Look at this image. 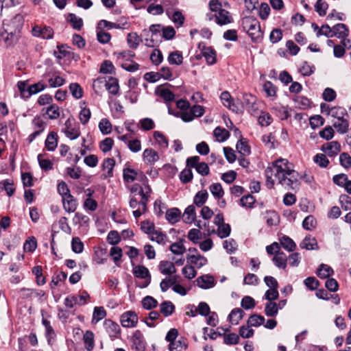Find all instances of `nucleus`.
Listing matches in <instances>:
<instances>
[{
    "label": "nucleus",
    "instance_id": "f257e3e1",
    "mask_svg": "<svg viewBox=\"0 0 351 351\" xmlns=\"http://www.w3.org/2000/svg\"><path fill=\"white\" fill-rule=\"evenodd\" d=\"M23 22V15L16 14L12 19L10 29H4L1 32L0 38L4 42L6 47L13 46L18 42Z\"/></svg>",
    "mask_w": 351,
    "mask_h": 351
},
{
    "label": "nucleus",
    "instance_id": "f03ea898",
    "mask_svg": "<svg viewBox=\"0 0 351 351\" xmlns=\"http://www.w3.org/2000/svg\"><path fill=\"white\" fill-rule=\"evenodd\" d=\"M241 25L253 42L258 43L261 40L263 32L261 29L260 23L256 18L244 17L241 21Z\"/></svg>",
    "mask_w": 351,
    "mask_h": 351
},
{
    "label": "nucleus",
    "instance_id": "7ed1b4c3",
    "mask_svg": "<svg viewBox=\"0 0 351 351\" xmlns=\"http://www.w3.org/2000/svg\"><path fill=\"white\" fill-rule=\"evenodd\" d=\"M323 28L328 29L327 32H323V29L319 30L317 37L320 36H325L327 38H332L336 36L338 38H344L349 35V29L347 26L343 23H337L331 28L329 25L324 24L322 25Z\"/></svg>",
    "mask_w": 351,
    "mask_h": 351
},
{
    "label": "nucleus",
    "instance_id": "20e7f679",
    "mask_svg": "<svg viewBox=\"0 0 351 351\" xmlns=\"http://www.w3.org/2000/svg\"><path fill=\"white\" fill-rule=\"evenodd\" d=\"M289 161L287 159L280 158L273 162L272 166L275 169L274 177L278 178L279 183H284L286 180L287 171L289 170Z\"/></svg>",
    "mask_w": 351,
    "mask_h": 351
},
{
    "label": "nucleus",
    "instance_id": "39448f33",
    "mask_svg": "<svg viewBox=\"0 0 351 351\" xmlns=\"http://www.w3.org/2000/svg\"><path fill=\"white\" fill-rule=\"evenodd\" d=\"M241 107L245 108L251 114H257L259 109V104L257 103L256 97L250 93L243 95Z\"/></svg>",
    "mask_w": 351,
    "mask_h": 351
},
{
    "label": "nucleus",
    "instance_id": "423d86ee",
    "mask_svg": "<svg viewBox=\"0 0 351 351\" xmlns=\"http://www.w3.org/2000/svg\"><path fill=\"white\" fill-rule=\"evenodd\" d=\"M132 349L135 351H145L146 348V341L143 333L137 330L132 337Z\"/></svg>",
    "mask_w": 351,
    "mask_h": 351
},
{
    "label": "nucleus",
    "instance_id": "0eeeda50",
    "mask_svg": "<svg viewBox=\"0 0 351 351\" xmlns=\"http://www.w3.org/2000/svg\"><path fill=\"white\" fill-rule=\"evenodd\" d=\"M62 132L71 140H75L80 136L79 126H73V121L70 119L65 121L64 128L62 129Z\"/></svg>",
    "mask_w": 351,
    "mask_h": 351
},
{
    "label": "nucleus",
    "instance_id": "6e6552de",
    "mask_svg": "<svg viewBox=\"0 0 351 351\" xmlns=\"http://www.w3.org/2000/svg\"><path fill=\"white\" fill-rule=\"evenodd\" d=\"M120 322L123 327L132 328L136 326L138 322V316L134 311H129L121 315Z\"/></svg>",
    "mask_w": 351,
    "mask_h": 351
},
{
    "label": "nucleus",
    "instance_id": "1a4fd4ad",
    "mask_svg": "<svg viewBox=\"0 0 351 351\" xmlns=\"http://www.w3.org/2000/svg\"><path fill=\"white\" fill-rule=\"evenodd\" d=\"M164 86H171L169 83L158 86L155 89V94L164 99L165 102L173 101L175 99V95L169 88H164Z\"/></svg>",
    "mask_w": 351,
    "mask_h": 351
},
{
    "label": "nucleus",
    "instance_id": "9d476101",
    "mask_svg": "<svg viewBox=\"0 0 351 351\" xmlns=\"http://www.w3.org/2000/svg\"><path fill=\"white\" fill-rule=\"evenodd\" d=\"M104 326L111 338H119L121 334L119 325L111 319H106Z\"/></svg>",
    "mask_w": 351,
    "mask_h": 351
},
{
    "label": "nucleus",
    "instance_id": "9b49d317",
    "mask_svg": "<svg viewBox=\"0 0 351 351\" xmlns=\"http://www.w3.org/2000/svg\"><path fill=\"white\" fill-rule=\"evenodd\" d=\"M321 150L326 153L330 157H332L341 152V145L338 141H331L322 145Z\"/></svg>",
    "mask_w": 351,
    "mask_h": 351
},
{
    "label": "nucleus",
    "instance_id": "f8f14e48",
    "mask_svg": "<svg viewBox=\"0 0 351 351\" xmlns=\"http://www.w3.org/2000/svg\"><path fill=\"white\" fill-rule=\"evenodd\" d=\"M133 274L136 278L147 279L145 285L142 287H146L150 283L151 281V275L148 270V269L143 265H137L133 269Z\"/></svg>",
    "mask_w": 351,
    "mask_h": 351
},
{
    "label": "nucleus",
    "instance_id": "ddd939ff",
    "mask_svg": "<svg viewBox=\"0 0 351 351\" xmlns=\"http://www.w3.org/2000/svg\"><path fill=\"white\" fill-rule=\"evenodd\" d=\"M186 260L187 262L191 264L190 265H195L197 268H201L202 267L206 265L208 263L207 258L201 254H187Z\"/></svg>",
    "mask_w": 351,
    "mask_h": 351
},
{
    "label": "nucleus",
    "instance_id": "4468645a",
    "mask_svg": "<svg viewBox=\"0 0 351 351\" xmlns=\"http://www.w3.org/2000/svg\"><path fill=\"white\" fill-rule=\"evenodd\" d=\"M197 285L199 287L207 289L215 285L214 278L210 275H203L196 279Z\"/></svg>",
    "mask_w": 351,
    "mask_h": 351
},
{
    "label": "nucleus",
    "instance_id": "2eb2a0df",
    "mask_svg": "<svg viewBox=\"0 0 351 351\" xmlns=\"http://www.w3.org/2000/svg\"><path fill=\"white\" fill-rule=\"evenodd\" d=\"M115 165V160L113 158H107L104 159L101 168L102 170L107 169L108 171L106 173H104L101 176V178L103 179H106L108 178H111L113 176V168Z\"/></svg>",
    "mask_w": 351,
    "mask_h": 351
},
{
    "label": "nucleus",
    "instance_id": "dca6fc26",
    "mask_svg": "<svg viewBox=\"0 0 351 351\" xmlns=\"http://www.w3.org/2000/svg\"><path fill=\"white\" fill-rule=\"evenodd\" d=\"M143 158L145 163L152 165L159 160V155L153 149L147 148L144 150Z\"/></svg>",
    "mask_w": 351,
    "mask_h": 351
},
{
    "label": "nucleus",
    "instance_id": "f3484780",
    "mask_svg": "<svg viewBox=\"0 0 351 351\" xmlns=\"http://www.w3.org/2000/svg\"><path fill=\"white\" fill-rule=\"evenodd\" d=\"M300 246L301 248L306 249L307 250L319 249L316 239L315 237H312L311 235L306 236L300 243Z\"/></svg>",
    "mask_w": 351,
    "mask_h": 351
},
{
    "label": "nucleus",
    "instance_id": "a211bd4d",
    "mask_svg": "<svg viewBox=\"0 0 351 351\" xmlns=\"http://www.w3.org/2000/svg\"><path fill=\"white\" fill-rule=\"evenodd\" d=\"M62 203L64 209L66 212L73 213L75 211L77 206V200L72 195L62 198Z\"/></svg>",
    "mask_w": 351,
    "mask_h": 351
},
{
    "label": "nucleus",
    "instance_id": "6ab92c4d",
    "mask_svg": "<svg viewBox=\"0 0 351 351\" xmlns=\"http://www.w3.org/2000/svg\"><path fill=\"white\" fill-rule=\"evenodd\" d=\"M58 134L55 132H51L47 135L45 140V147L49 152H53L58 146Z\"/></svg>",
    "mask_w": 351,
    "mask_h": 351
},
{
    "label": "nucleus",
    "instance_id": "aec40b11",
    "mask_svg": "<svg viewBox=\"0 0 351 351\" xmlns=\"http://www.w3.org/2000/svg\"><path fill=\"white\" fill-rule=\"evenodd\" d=\"M159 270L162 274L168 276H171L176 272L174 263L167 261H160Z\"/></svg>",
    "mask_w": 351,
    "mask_h": 351
},
{
    "label": "nucleus",
    "instance_id": "412c9836",
    "mask_svg": "<svg viewBox=\"0 0 351 351\" xmlns=\"http://www.w3.org/2000/svg\"><path fill=\"white\" fill-rule=\"evenodd\" d=\"M274 264L280 269H285L287 265V257L283 252H277V254L273 257Z\"/></svg>",
    "mask_w": 351,
    "mask_h": 351
},
{
    "label": "nucleus",
    "instance_id": "4be33fe9",
    "mask_svg": "<svg viewBox=\"0 0 351 351\" xmlns=\"http://www.w3.org/2000/svg\"><path fill=\"white\" fill-rule=\"evenodd\" d=\"M181 217V212L178 208H169L166 211V219L171 223L178 222Z\"/></svg>",
    "mask_w": 351,
    "mask_h": 351
},
{
    "label": "nucleus",
    "instance_id": "5701e85b",
    "mask_svg": "<svg viewBox=\"0 0 351 351\" xmlns=\"http://www.w3.org/2000/svg\"><path fill=\"white\" fill-rule=\"evenodd\" d=\"M216 23L218 25H223L231 22V16L228 11L224 9H220L218 14H215Z\"/></svg>",
    "mask_w": 351,
    "mask_h": 351
},
{
    "label": "nucleus",
    "instance_id": "b1692460",
    "mask_svg": "<svg viewBox=\"0 0 351 351\" xmlns=\"http://www.w3.org/2000/svg\"><path fill=\"white\" fill-rule=\"evenodd\" d=\"M105 87L109 93L116 95L119 90V82L117 78L110 77L108 80L106 81Z\"/></svg>",
    "mask_w": 351,
    "mask_h": 351
},
{
    "label": "nucleus",
    "instance_id": "393cba45",
    "mask_svg": "<svg viewBox=\"0 0 351 351\" xmlns=\"http://www.w3.org/2000/svg\"><path fill=\"white\" fill-rule=\"evenodd\" d=\"M149 239L151 241H156L158 244L162 245L169 242L167 235L160 229L156 230Z\"/></svg>",
    "mask_w": 351,
    "mask_h": 351
},
{
    "label": "nucleus",
    "instance_id": "a878e982",
    "mask_svg": "<svg viewBox=\"0 0 351 351\" xmlns=\"http://www.w3.org/2000/svg\"><path fill=\"white\" fill-rule=\"evenodd\" d=\"M180 276L178 275H173L163 279L160 283V287L162 292L167 291L171 286H174L178 281Z\"/></svg>",
    "mask_w": 351,
    "mask_h": 351
},
{
    "label": "nucleus",
    "instance_id": "bb28decb",
    "mask_svg": "<svg viewBox=\"0 0 351 351\" xmlns=\"http://www.w3.org/2000/svg\"><path fill=\"white\" fill-rule=\"evenodd\" d=\"M298 178L299 173L297 171L289 169V170L287 171L286 180L284 181V183L280 184L293 189V184L298 182Z\"/></svg>",
    "mask_w": 351,
    "mask_h": 351
},
{
    "label": "nucleus",
    "instance_id": "cd10ccee",
    "mask_svg": "<svg viewBox=\"0 0 351 351\" xmlns=\"http://www.w3.org/2000/svg\"><path fill=\"white\" fill-rule=\"evenodd\" d=\"M187 347V340L184 337H180L178 340H176L169 344L170 351H182V350H186Z\"/></svg>",
    "mask_w": 351,
    "mask_h": 351
},
{
    "label": "nucleus",
    "instance_id": "c85d7f7f",
    "mask_svg": "<svg viewBox=\"0 0 351 351\" xmlns=\"http://www.w3.org/2000/svg\"><path fill=\"white\" fill-rule=\"evenodd\" d=\"M245 312L239 308H235L228 315L229 322L232 324H238L239 321L243 319Z\"/></svg>",
    "mask_w": 351,
    "mask_h": 351
},
{
    "label": "nucleus",
    "instance_id": "c756f323",
    "mask_svg": "<svg viewBox=\"0 0 351 351\" xmlns=\"http://www.w3.org/2000/svg\"><path fill=\"white\" fill-rule=\"evenodd\" d=\"M196 217L195 208L193 205L187 206L183 215V221L186 223L193 222Z\"/></svg>",
    "mask_w": 351,
    "mask_h": 351
},
{
    "label": "nucleus",
    "instance_id": "7c9ffc66",
    "mask_svg": "<svg viewBox=\"0 0 351 351\" xmlns=\"http://www.w3.org/2000/svg\"><path fill=\"white\" fill-rule=\"evenodd\" d=\"M334 274L333 269L328 265L321 264L316 271L317 276L320 278H328Z\"/></svg>",
    "mask_w": 351,
    "mask_h": 351
},
{
    "label": "nucleus",
    "instance_id": "2f4dec72",
    "mask_svg": "<svg viewBox=\"0 0 351 351\" xmlns=\"http://www.w3.org/2000/svg\"><path fill=\"white\" fill-rule=\"evenodd\" d=\"M280 244L284 249L289 252H293L296 247V244L289 237L284 235L280 239Z\"/></svg>",
    "mask_w": 351,
    "mask_h": 351
},
{
    "label": "nucleus",
    "instance_id": "473e14b6",
    "mask_svg": "<svg viewBox=\"0 0 351 351\" xmlns=\"http://www.w3.org/2000/svg\"><path fill=\"white\" fill-rule=\"evenodd\" d=\"M160 310L165 317H169L175 311V306L171 301H165L160 304Z\"/></svg>",
    "mask_w": 351,
    "mask_h": 351
},
{
    "label": "nucleus",
    "instance_id": "72a5a7b5",
    "mask_svg": "<svg viewBox=\"0 0 351 351\" xmlns=\"http://www.w3.org/2000/svg\"><path fill=\"white\" fill-rule=\"evenodd\" d=\"M67 21L74 29L80 30L83 27V20L77 16L75 14L70 13L68 15Z\"/></svg>",
    "mask_w": 351,
    "mask_h": 351
},
{
    "label": "nucleus",
    "instance_id": "f704fd0d",
    "mask_svg": "<svg viewBox=\"0 0 351 351\" xmlns=\"http://www.w3.org/2000/svg\"><path fill=\"white\" fill-rule=\"evenodd\" d=\"M332 125L337 129V132L339 134H345L348 130L349 121L347 118L343 117L338 120V122H335Z\"/></svg>",
    "mask_w": 351,
    "mask_h": 351
},
{
    "label": "nucleus",
    "instance_id": "c9c22d12",
    "mask_svg": "<svg viewBox=\"0 0 351 351\" xmlns=\"http://www.w3.org/2000/svg\"><path fill=\"white\" fill-rule=\"evenodd\" d=\"M208 193L206 190L198 191L193 197V203L198 207L202 206L206 202Z\"/></svg>",
    "mask_w": 351,
    "mask_h": 351
},
{
    "label": "nucleus",
    "instance_id": "e433bc0d",
    "mask_svg": "<svg viewBox=\"0 0 351 351\" xmlns=\"http://www.w3.org/2000/svg\"><path fill=\"white\" fill-rule=\"evenodd\" d=\"M205 50L202 56L205 58L206 62L210 65L215 64L217 61L215 50L212 47H209Z\"/></svg>",
    "mask_w": 351,
    "mask_h": 351
},
{
    "label": "nucleus",
    "instance_id": "4c0bfd02",
    "mask_svg": "<svg viewBox=\"0 0 351 351\" xmlns=\"http://www.w3.org/2000/svg\"><path fill=\"white\" fill-rule=\"evenodd\" d=\"M265 317L258 314H253L250 316L247 324V326L258 327L263 324L265 322Z\"/></svg>",
    "mask_w": 351,
    "mask_h": 351
},
{
    "label": "nucleus",
    "instance_id": "58836bf2",
    "mask_svg": "<svg viewBox=\"0 0 351 351\" xmlns=\"http://www.w3.org/2000/svg\"><path fill=\"white\" fill-rule=\"evenodd\" d=\"M167 60L170 64L180 65L183 62L182 54L178 51L171 52Z\"/></svg>",
    "mask_w": 351,
    "mask_h": 351
},
{
    "label": "nucleus",
    "instance_id": "ea45409f",
    "mask_svg": "<svg viewBox=\"0 0 351 351\" xmlns=\"http://www.w3.org/2000/svg\"><path fill=\"white\" fill-rule=\"evenodd\" d=\"M127 42L130 48L136 49L141 42V38L136 33L131 32L128 34Z\"/></svg>",
    "mask_w": 351,
    "mask_h": 351
},
{
    "label": "nucleus",
    "instance_id": "a19ab883",
    "mask_svg": "<svg viewBox=\"0 0 351 351\" xmlns=\"http://www.w3.org/2000/svg\"><path fill=\"white\" fill-rule=\"evenodd\" d=\"M278 313L277 303L269 302L265 304V313L267 317H276Z\"/></svg>",
    "mask_w": 351,
    "mask_h": 351
},
{
    "label": "nucleus",
    "instance_id": "79ce46f5",
    "mask_svg": "<svg viewBox=\"0 0 351 351\" xmlns=\"http://www.w3.org/2000/svg\"><path fill=\"white\" fill-rule=\"evenodd\" d=\"M85 343V348L87 350L90 351L94 348V334L92 331L87 330L83 337Z\"/></svg>",
    "mask_w": 351,
    "mask_h": 351
},
{
    "label": "nucleus",
    "instance_id": "37998d69",
    "mask_svg": "<svg viewBox=\"0 0 351 351\" xmlns=\"http://www.w3.org/2000/svg\"><path fill=\"white\" fill-rule=\"evenodd\" d=\"M142 306L146 310H151L158 306V301L152 296L147 295L142 300Z\"/></svg>",
    "mask_w": 351,
    "mask_h": 351
},
{
    "label": "nucleus",
    "instance_id": "c03bdc74",
    "mask_svg": "<svg viewBox=\"0 0 351 351\" xmlns=\"http://www.w3.org/2000/svg\"><path fill=\"white\" fill-rule=\"evenodd\" d=\"M182 242L183 239H181L179 242L173 243L170 245L169 250L173 254L182 255L185 252L186 248Z\"/></svg>",
    "mask_w": 351,
    "mask_h": 351
},
{
    "label": "nucleus",
    "instance_id": "a18cd8bd",
    "mask_svg": "<svg viewBox=\"0 0 351 351\" xmlns=\"http://www.w3.org/2000/svg\"><path fill=\"white\" fill-rule=\"evenodd\" d=\"M98 126L100 132L104 135L109 134L112 132V124L108 119H102Z\"/></svg>",
    "mask_w": 351,
    "mask_h": 351
},
{
    "label": "nucleus",
    "instance_id": "49530a36",
    "mask_svg": "<svg viewBox=\"0 0 351 351\" xmlns=\"http://www.w3.org/2000/svg\"><path fill=\"white\" fill-rule=\"evenodd\" d=\"M209 189L212 195L217 199L221 198L224 195V191L220 183L212 184Z\"/></svg>",
    "mask_w": 351,
    "mask_h": 351
},
{
    "label": "nucleus",
    "instance_id": "de8ad7c7",
    "mask_svg": "<svg viewBox=\"0 0 351 351\" xmlns=\"http://www.w3.org/2000/svg\"><path fill=\"white\" fill-rule=\"evenodd\" d=\"M331 115L332 117L337 118V120H340V119L347 117H349V115L347 112L346 108L340 106L332 107Z\"/></svg>",
    "mask_w": 351,
    "mask_h": 351
},
{
    "label": "nucleus",
    "instance_id": "09e8293b",
    "mask_svg": "<svg viewBox=\"0 0 351 351\" xmlns=\"http://www.w3.org/2000/svg\"><path fill=\"white\" fill-rule=\"evenodd\" d=\"M46 85L43 84L41 82L32 84L28 86L29 93L27 95V98H29L32 95H35L46 88Z\"/></svg>",
    "mask_w": 351,
    "mask_h": 351
},
{
    "label": "nucleus",
    "instance_id": "8fccbe9b",
    "mask_svg": "<svg viewBox=\"0 0 351 351\" xmlns=\"http://www.w3.org/2000/svg\"><path fill=\"white\" fill-rule=\"evenodd\" d=\"M69 90L72 96L79 99L83 96V89L78 83H71L69 85Z\"/></svg>",
    "mask_w": 351,
    "mask_h": 351
},
{
    "label": "nucleus",
    "instance_id": "3c124183",
    "mask_svg": "<svg viewBox=\"0 0 351 351\" xmlns=\"http://www.w3.org/2000/svg\"><path fill=\"white\" fill-rule=\"evenodd\" d=\"M255 202V197L250 194L244 195L240 199V205L245 208H252Z\"/></svg>",
    "mask_w": 351,
    "mask_h": 351
},
{
    "label": "nucleus",
    "instance_id": "603ef678",
    "mask_svg": "<svg viewBox=\"0 0 351 351\" xmlns=\"http://www.w3.org/2000/svg\"><path fill=\"white\" fill-rule=\"evenodd\" d=\"M90 219L87 215H84L80 213H76L73 219L74 224H80V226H88Z\"/></svg>",
    "mask_w": 351,
    "mask_h": 351
},
{
    "label": "nucleus",
    "instance_id": "864d4df0",
    "mask_svg": "<svg viewBox=\"0 0 351 351\" xmlns=\"http://www.w3.org/2000/svg\"><path fill=\"white\" fill-rule=\"evenodd\" d=\"M315 67L314 65L310 64L308 62L304 61L299 71L303 76H310L315 72Z\"/></svg>",
    "mask_w": 351,
    "mask_h": 351
},
{
    "label": "nucleus",
    "instance_id": "5fc2aeb1",
    "mask_svg": "<svg viewBox=\"0 0 351 351\" xmlns=\"http://www.w3.org/2000/svg\"><path fill=\"white\" fill-rule=\"evenodd\" d=\"M32 273L36 277V282L38 285H43L46 282L45 277L43 276V268L37 265L33 267Z\"/></svg>",
    "mask_w": 351,
    "mask_h": 351
},
{
    "label": "nucleus",
    "instance_id": "6e6d98bb",
    "mask_svg": "<svg viewBox=\"0 0 351 351\" xmlns=\"http://www.w3.org/2000/svg\"><path fill=\"white\" fill-rule=\"evenodd\" d=\"M236 148L241 156H247L250 154L251 149L247 143L240 140L237 142Z\"/></svg>",
    "mask_w": 351,
    "mask_h": 351
},
{
    "label": "nucleus",
    "instance_id": "4d7b16f0",
    "mask_svg": "<svg viewBox=\"0 0 351 351\" xmlns=\"http://www.w3.org/2000/svg\"><path fill=\"white\" fill-rule=\"evenodd\" d=\"M180 180L183 184L191 182L193 178V174L191 169H184L180 173Z\"/></svg>",
    "mask_w": 351,
    "mask_h": 351
},
{
    "label": "nucleus",
    "instance_id": "13d9d810",
    "mask_svg": "<svg viewBox=\"0 0 351 351\" xmlns=\"http://www.w3.org/2000/svg\"><path fill=\"white\" fill-rule=\"evenodd\" d=\"M328 4L324 0H317L315 5V10L321 16L326 14Z\"/></svg>",
    "mask_w": 351,
    "mask_h": 351
},
{
    "label": "nucleus",
    "instance_id": "bf43d9fd",
    "mask_svg": "<svg viewBox=\"0 0 351 351\" xmlns=\"http://www.w3.org/2000/svg\"><path fill=\"white\" fill-rule=\"evenodd\" d=\"M136 176L137 172L134 169L130 168H125L123 169V177L125 182H133L136 180Z\"/></svg>",
    "mask_w": 351,
    "mask_h": 351
},
{
    "label": "nucleus",
    "instance_id": "052dcab7",
    "mask_svg": "<svg viewBox=\"0 0 351 351\" xmlns=\"http://www.w3.org/2000/svg\"><path fill=\"white\" fill-rule=\"evenodd\" d=\"M110 256L112 257L115 264L119 265L117 263L120 261L123 256L122 249L119 247H112L110 251Z\"/></svg>",
    "mask_w": 351,
    "mask_h": 351
},
{
    "label": "nucleus",
    "instance_id": "680f3d73",
    "mask_svg": "<svg viewBox=\"0 0 351 351\" xmlns=\"http://www.w3.org/2000/svg\"><path fill=\"white\" fill-rule=\"evenodd\" d=\"M106 240L109 244L116 245L121 241V239L117 231L110 230L108 234Z\"/></svg>",
    "mask_w": 351,
    "mask_h": 351
},
{
    "label": "nucleus",
    "instance_id": "e2e57ef3",
    "mask_svg": "<svg viewBox=\"0 0 351 351\" xmlns=\"http://www.w3.org/2000/svg\"><path fill=\"white\" fill-rule=\"evenodd\" d=\"M0 184L3 186V189L9 197H11L14 195L15 192V188L14 187V182L12 180H4L2 182H0Z\"/></svg>",
    "mask_w": 351,
    "mask_h": 351
},
{
    "label": "nucleus",
    "instance_id": "0e129e2a",
    "mask_svg": "<svg viewBox=\"0 0 351 351\" xmlns=\"http://www.w3.org/2000/svg\"><path fill=\"white\" fill-rule=\"evenodd\" d=\"M106 316V311L103 306H95L93 314V322H98Z\"/></svg>",
    "mask_w": 351,
    "mask_h": 351
},
{
    "label": "nucleus",
    "instance_id": "69168bd1",
    "mask_svg": "<svg viewBox=\"0 0 351 351\" xmlns=\"http://www.w3.org/2000/svg\"><path fill=\"white\" fill-rule=\"evenodd\" d=\"M114 145V141L112 138L107 137L100 142L99 148L104 153L110 152Z\"/></svg>",
    "mask_w": 351,
    "mask_h": 351
},
{
    "label": "nucleus",
    "instance_id": "338daca9",
    "mask_svg": "<svg viewBox=\"0 0 351 351\" xmlns=\"http://www.w3.org/2000/svg\"><path fill=\"white\" fill-rule=\"evenodd\" d=\"M141 229L147 234L150 235V237L152 235V234L154 232L155 230V225L153 222H151L148 220L143 221L141 222Z\"/></svg>",
    "mask_w": 351,
    "mask_h": 351
},
{
    "label": "nucleus",
    "instance_id": "774afa93",
    "mask_svg": "<svg viewBox=\"0 0 351 351\" xmlns=\"http://www.w3.org/2000/svg\"><path fill=\"white\" fill-rule=\"evenodd\" d=\"M339 202L344 210H351V197L342 194L339 196Z\"/></svg>",
    "mask_w": 351,
    "mask_h": 351
}]
</instances>
